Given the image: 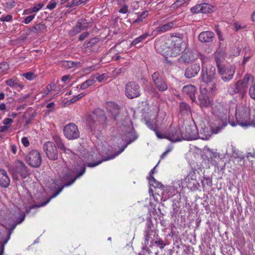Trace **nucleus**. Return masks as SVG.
<instances>
[{
    "label": "nucleus",
    "instance_id": "61",
    "mask_svg": "<svg viewBox=\"0 0 255 255\" xmlns=\"http://www.w3.org/2000/svg\"><path fill=\"white\" fill-rule=\"evenodd\" d=\"M25 217V215L24 213L20 214L19 217L17 218L16 220V224L21 223L24 221Z\"/></svg>",
    "mask_w": 255,
    "mask_h": 255
},
{
    "label": "nucleus",
    "instance_id": "17",
    "mask_svg": "<svg viewBox=\"0 0 255 255\" xmlns=\"http://www.w3.org/2000/svg\"><path fill=\"white\" fill-rule=\"evenodd\" d=\"M15 171L23 178H25L29 174V170L27 166L22 161L19 160L15 163Z\"/></svg>",
    "mask_w": 255,
    "mask_h": 255
},
{
    "label": "nucleus",
    "instance_id": "28",
    "mask_svg": "<svg viewBox=\"0 0 255 255\" xmlns=\"http://www.w3.org/2000/svg\"><path fill=\"white\" fill-rule=\"evenodd\" d=\"M201 85H203L202 88L210 94L214 93L217 90V84L214 81L211 83H206L201 84Z\"/></svg>",
    "mask_w": 255,
    "mask_h": 255
},
{
    "label": "nucleus",
    "instance_id": "39",
    "mask_svg": "<svg viewBox=\"0 0 255 255\" xmlns=\"http://www.w3.org/2000/svg\"><path fill=\"white\" fill-rule=\"evenodd\" d=\"M196 169L192 168L187 176V179L188 180L191 179L192 180H195L196 179Z\"/></svg>",
    "mask_w": 255,
    "mask_h": 255
},
{
    "label": "nucleus",
    "instance_id": "53",
    "mask_svg": "<svg viewBox=\"0 0 255 255\" xmlns=\"http://www.w3.org/2000/svg\"><path fill=\"white\" fill-rule=\"evenodd\" d=\"M12 16L11 15H3L0 18V20L2 22H9L12 20Z\"/></svg>",
    "mask_w": 255,
    "mask_h": 255
},
{
    "label": "nucleus",
    "instance_id": "40",
    "mask_svg": "<svg viewBox=\"0 0 255 255\" xmlns=\"http://www.w3.org/2000/svg\"><path fill=\"white\" fill-rule=\"evenodd\" d=\"M202 185L203 187H204L206 185L211 187L212 185V179L209 177H203V179L201 181Z\"/></svg>",
    "mask_w": 255,
    "mask_h": 255
},
{
    "label": "nucleus",
    "instance_id": "51",
    "mask_svg": "<svg viewBox=\"0 0 255 255\" xmlns=\"http://www.w3.org/2000/svg\"><path fill=\"white\" fill-rule=\"evenodd\" d=\"M57 4V3L54 0H51L49 3L46 6V8L52 10L54 9L56 5Z\"/></svg>",
    "mask_w": 255,
    "mask_h": 255
},
{
    "label": "nucleus",
    "instance_id": "9",
    "mask_svg": "<svg viewBox=\"0 0 255 255\" xmlns=\"http://www.w3.org/2000/svg\"><path fill=\"white\" fill-rule=\"evenodd\" d=\"M43 149L49 159L55 160L58 159V152L55 144L50 141L44 143Z\"/></svg>",
    "mask_w": 255,
    "mask_h": 255
},
{
    "label": "nucleus",
    "instance_id": "46",
    "mask_svg": "<svg viewBox=\"0 0 255 255\" xmlns=\"http://www.w3.org/2000/svg\"><path fill=\"white\" fill-rule=\"evenodd\" d=\"M128 132V137L129 138V140L130 138H134L133 133L134 132V135L136 136V139L137 138V135L136 134V133L135 132V130L133 128H129V130L127 131Z\"/></svg>",
    "mask_w": 255,
    "mask_h": 255
},
{
    "label": "nucleus",
    "instance_id": "7",
    "mask_svg": "<svg viewBox=\"0 0 255 255\" xmlns=\"http://www.w3.org/2000/svg\"><path fill=\"white\" fill-rule=\"evenodd\" d=\"M164 138L173 142L180 141L184 140V132L178 127L171 128L169 132L164 135Z\"/></svg>",
    "mask_w": 255,
    "mask_h": 255
},
{
    "label": "nucleus",
    "instance_id": "52",
    "mask_svg": "<svg viewBox=\"0 0 255 255\" xmlns=\"http://www.w3.org/2000/svg\"><path fill=\"white\" fill-rule=\"evenodd\" d=\"M23 76L29 80H32L35 78L34 74L32 72L24 73L23 74Z\"/></svg>",
    "mask_w": 255,
    "mask_h": 255
},
{
    "label": "nucleus",
    "instance_id": "47",
    "mask_svg": "<svg viewBox=\"0 0 255 255\" xmlns=\"http://www.w3.org/2000/svg\"><path fill=\"white\" fill-rule=\"evenodd\" d=\"M62 64L67 68H71L74 67L76 65V63L72 61H64Z\"/></svg>",
    "mask_w": 255,
    "mask_h": 255
},
{
    "label": "nucleus",
    "instance_id": "45",
    "mask_svg": "<svg viewBox=\"0 0 255 255\" xmlns=\"http://www.w3.org/2000/svg\"><path fill=\"white\" fill-rule=\"evenodd\" d=\"M10 235L11 233H9L8 239L4 240L3 241V243L0 242V255H3L4 249V245L7 243V242L10 239Z\"/></svg>",
    "mask_w": 255,
    "mask_h": 255
},
{
    "label": "nucleus",
    "instance_id": "60",
    "mask_svg": "<svg viewBox=\"0 0 255 255\" xmlns=\"http://www.w3.org/2000/svg\"><path fill=\"white\" fill-rule=\"evenodd\" d=\"M208 151L210 152V156L211 158H217L219 157V155L218 153L212 151V150L208 148Z\"/></svg>",
    "mask_w": 255,
    "mask_h": 255
},
{
    "label": "nucleus",
    "instance_id": "20",
    "mask_svg": "<svg viewBox=\"0 0 255 255\" xmlns=\"http://www.w3.org/2000/svg\"><path fill=\"white\" fill-rule=\"evenodd\" d=\"M107 109L114 120H116L119 118L120 110L118 105L113 102H109L107 104Z\"/></svg>",
    "mask_w": 255,
    "mask_h": 255
},
{
    "label": "nucleus",
    "instance_id": "23",
    "mask_svg": "<svg viewBox=\"0 0 255 255\" xmlns=\"http://www.w3.org/2000/svg\"><path fill=\"white\" fill-rule=\"evenodd\" d=\"M182 40L180 39H177L175 41L174 46L170 50V55L171 57H176L179 55L183 51L184 47H182Z\"/></svg>",
    "mask_w": 255,
    "mask_h": 255
},
{
    "label": "nucleus",
    "instance_id": "5",
    "mask_svg": "<svg viewBox=\"0 0 255 255\" xmlns=\"http://www.w3.org/2000/svg\"><path fill=\"white\" fill-rule=\"evenodd\" d=\"M125 94L129 99H133L139 97L140 95L139 86L135 82H128L125 87Z\"/></svg>",
    "mask_w": 255,
    "mask_h": 255
},
{
    "label": "nucleus",
    "instance_id": "6",
    "mask_svg": "<svg viewBox=\"0 0 255 255\" xmlns=\"http://www.w3.org/2000/svg\"><path fill=\"white\" fill-rule=\"evenodd\" d=\"M152 81L155 87L160 92H164L167 90L168 85L166 80L160 73L155 72L151 75Z\"/></svg>",
    "mask_w": 255,
    "mask_h": 255
},
{
    "label": "nucleus",
    "instance_id": "48",
    "mask_svg": "<svg viewBox=\"0 0 255 255\" xmlns=\"http://www.w3.org/2000/svg\"><path fill=\"white\" fill-rule=\"evenodd\" d=\"M150 186H153L155 188H163V185L155 179V181H152L151 183L149 182Z\"/></svg>",
    "mask_w": 255,
    "mask_h": 255
},
{
    "label": "nucleus",
    "instance_id": "37",
    "mask_svg": "<svg viewBox=\"0 0 255 255\" xmlns=\"http://www.w3.org/2000/svg\"><path fill=\"white\" fill-rule=\"evenodd\" d=\"M222 125H219L214 128H212V132L213 133L217 134L224 127L228 125L227 121H221Z\"/></svg>",
    "mask_w": 255,
    "mask_h": 255
},
{
    "label": "nucleus",
    "instance_id": "14",
    "mask_svg": "<svg viewBox=\"0 0 255 255\" xmlns=\"http://www.w3.org/2000/svg\"><path fill=\"white\" fill-rule=\"evenodd\" d=\"M218 73L221 76V79L224 82H229L233 79L235 73V69L234 67L230 66L226 68L224 67L219 68Z\"/></svg>",
    "mask_w": 255,
    "mask_h": 255
},
{
    "label": "nucleus",
    "instance_id": "57",
    "mask_svg": "<svg viewBox=\"0 0 255 255\" xmlns=\"http://www.w3.org/2000/svg\"><path fill=\"white\" fill-rule=\"evenodd\" d=\"M35 15H30L26 17L23 21V22L25 24L30 23L34 18Z\"/></svg>",
    "mask_w": 255,
    "mask_h": 255
},
{
    "label": "nucleus",
    "instance_id": "22",
    "mask_svg": "<svg viewBox=\"0 0 255 255\" xmlns=\"http://www.w3.org/2000/svg\"><path fill=\"white\" fill-rule=\"evenodd\" d=\"M196 92V87L192 85H186L182 88L183 94L188 96L193 102H196L195 93Z\"/></svg>",
    "mask_w": 255,
    "mask_h": 255
},
{
    "label": "nucleus",
    "instance_id": "55",
    "mask_svg": "<svg viewBox=\"0 0 255 255\" xmlns=\"http://www.w3.org/2000/svg\"><path fill=\"white\" fill-rule=\"evenodd\" d=\"M8 68V65L6 63H0V73H3Z\"/></svg>",
    "mask_w": 255,
    "mask_h": 255
},
{
    "label": "nucleus",
    "instance_id": "41",
    "mask_svg": "<svg viewBox=\"0 0 255 255\" xmlns=\"http://www.w3.org/2000/svg\"><path fill=\"white\" fill-rule=\"evenodd\" d=\"M5 84L12 88L15 87L18 85L17 80L16 79H10L5 81Z\"/></svg>",
    "mask_w": 255,
    "mask_h": 255
},
{
    "label": "nucleus",
    "instance_id": "64",
    "mask_svg": "<svg viewBox=\"0 0 255 255\" xmlns=\"http://www.w3.org/2000/svg\"><path fill=\"white\" fill-rule=\"evenodd\" d=\"M55 85L54 83H51V84L47 85L46 87V89L48 92L52 91L55 90Z\"/></svg>",
    "mask_w": 255,
    "mask_h": 255
},
{
    "label": "nucleus",
    "instance_id": "24",
    "mask_svg": "<svg viewBox=\"0 0 255 255\" xmlns=\"http://www.w3.org/2000/svg\"><path fill=\"white\" fill-rule=\"evenodd\" d=\"M10 178L5 170L0 169V187L7 188L10 184Z\"/></svg>",
    "mask_w": 255,
    "mask_h": 255
},
{
    "label": "nucleus",
    "instance_id": "30",
    "mask_svg": "<svg viewBox=\"0 0 255 255\" xmlns=\"http://www.w3.org/2000/svg\"><path fill=\"white\" fill-rule=\"evenodd\" d=\"M174 26L173 22H169L156 28V31L160 33H164L170 30Z\"/></svg>",
    "mask_w": 255,
    "mask_h": 255
},
{
    "label": "nucleus",
    "instance_id": "29",
    "mask_svg": "<svg viewBox=\"0 0 255 255\" xmlns=\"http://www.w3.org/2000/svg\"><path fill=\"white\" fill-rule=\"evenodd\" d=\"M180 113L183 115H188L191 113L190 106L185 102H182L179 105Z\"/></svg>",
    "mask_w": 255,
    "mask_h": 255
},
{
    "label": "nucleus",
    "instance_id": "36",
    "mask_svg": "<svg viewBox=\"0 0 255 255\" xmlns=\"http://www.w3.org/2000/svg\"><path fill=\"white\" fill-rule=\"evenodd\" d=\"M148 35H149V33H147V32L141 35L139 37L135 38L132 41V42L131 43L130 45H135L137 44V43H138L142 41L143 40H144Z\"/></svg>",
    "mask_w": 255,
    "mask_h": 255
},
{
    "label": "nucleus",
    "instance_id": "13",
    "mask_svg": "<svg viewBox=\"0 0 255 255\" xmlns=\"http://www.w3.org/2000/svg\"><path fill=\"white\" fill-rule=\"evenodd\" d=\"M133 133H134V132ZM134 133H133V135L134 136V138H130L129 141H128L124 146H122L121 147V148L119 151H118L117 152H116L114 154H112L110 156H108L106 157V158H105L104 159L100 160H99L97 162H95L94 163L88 162L87 164V166L89 167H95V166L98 165L99 164H101L103 161H107V160H109L110 159H114L116 156H118V155L121 154L123 151H124V150L125 149V148L127 147V146L129 144L131 143L132 142H133V141L136 140V136L134 135Z\"/></svg>",
    "mask_w": 255,
    "mask_h": 255
},
{
    "label": "nucleus",
    "instance_id": "16",
    "mask_svg": "<svg viewBox=\"0 0 255 255\" xmlns=\"http://www.w3.org/2000/svg\"><path fill=\"white\" fill-rule=\"evenodd\" d=\"M203 86V85H201L200 94L198 97L199 105L201 107H208L210 105V101L209 99L210 94L202 88Z\"/></svg>",
    "mask_w": 255,
    "mask_h": 255
},
{
    "label": "nucleus",
    "instance_id": "54",
    "mask_svg": "<svg viewBox=\"0 0 255 255\" xmlns=\"http://www.w3.org/2000/svg\"><path fill=\"white\" fill-rule=\"evenodd\" d=\"M187 0H177L172 5L173 8L179 7L183 4Z\"/></svg>",
    "mask_w": 255,
    "mask_h": 255
},
{
    "label": "nucleus",
    "instance_id": "12",
    "mask_svg": "<svg viewBox=\"0 0 255 255\" xmlns=\"http://www.w3.org/2000/svg\"><path fill=\"white\" fill-rule=\"evenodd\" d=\"M213 113L221 121H227L228 115L230 113L227 105L219 104L213 108Z\"/></svg>",
    "mask_w": 255,
    "mask_h": 255
},
{
    "label": "nucleus",
    "instance_id": "32",
    "mask_svg": "<svg viewBox=\"0 0 255 255\" xmlns=\"http://www.w3.org/2000/svg\"><path fill=\"white\" fill-rule=\"evenodd\" d=\"M152 233L153 230L151 229V228L149 226H148L144 233V246L142 247L143 250L146 249V246L148 244V242L149 241V237L152 235Z\"/></svg>",
    "mask_w": 255,
    "mask_h": 255
},
{
    "label": "nucleus",
    "instance_id": "44",
    "mask_svg": "<svg viewBox=\"0 0 255 255\" xmlns=\"http://www.w3.org/2000/svg\"><path fill=\"white\" fill-rule=\"evenodd\" d=\"M191 12L193 14L201 13V4H196L190 8Z\"/></svg>",
    "mask_w": 255,
    "mask_h": 255
},
{
    "label": "nucleus",
    "instance_id": "1",
    "mask_svg": "<svg viewBox=\"0 0 255 255\" xmlns=\"http://www.w3.org/2000/svg\"><path fill=\"white\" fill-rule=\"evenodd\" d=\"M86 171V167L84 165L79 166L78 167H75L73 169H68L66 172L62 176V182L58 179L53 180V186L50 188L54 192L53 195L45 202L39 204L32 205L26 212L28 213L32 209L43 207L48 204L50 200L56 197L63 189L65 187L69 186L72 184L77 178H80Z\"/></svg>",
    "mask_w": 255,
    "mask_h": 255
},
{
    "label": "nucleus",
    "instance_id": "18",
    "mask_svg": "<svg viewBox=\"0 0 255 255\" xmlns=\"http://www.w3.org/2000/svg\"><path fill=\"white\" fill-rule=\"evenodd\" d=\"M200 70L199 64L194 63L189 66L185 70L184 75L188 79L195 77Z\"/></svg>",
    "mask_w": 255,
    "mask_h": 255
},
{
    "label": "nucleus",
    "instance_id": "63",
    "mask_svg": "<svg viewBox=\"0 0 255 255\" xmlns=\"http://www.w3.org/2000/svg\"><path fill=\"white\" fill-rule=\"evenodd\" d=\"M199 58L201 60L203 65L205 64L208 60V57L203 54H200Z\"/></svg>",
    "mask_w": 255,
    "mask_h": 255
},
{
    "label": "nucleus",
    "instance_id": "25",
    "mask_svg": "<svg viewBox=\"0 0 255 255\" xmlns=\"http://www.w3.org/2000/svg\"><path fill=\"white\" fill-rule=\"evenodd\" d=\"M196 57L194 54L190 51L189 50L185 51L182 54V55L179 58L180 62L184 63H189L192 61H194Z\"/></svg>",
    "mask_w": 255,
    "mask_h": 255
},
{
    "label": "nucleus",
    "instance_id": "10",
    "mask_svg": "<svg viewBox=\"0 0 255 255\" xmlns=\"http://www.w3.org/2000/svg\"><path fill=\"white\" fill-rule=\"evenodd\" d=\"M65 136L68 139H75L80 136L78 127L73 123L66 125L63 129Z\"/></svg>",
    "mask_w": 255,
    "mask_h": 255
},
{
    "label": "nucleus",
    "instance_id": "27",
    "mask_svg": "<svg viewBox=\"0 0 255 255\" xmlns=\"http://www.w3.org/2000/svg\"><path fill=\"white\" fill-rule=\"evenodd\" d=\"M214 58L218 69L219 68L223 67L222 63L224 60L223 52L221 51L216 52L214 55Z\"/></svg>",
    "mask_w": 255,
    "mask_h": 255
},
{
    "label": "nucleus",
    "instance_id": "56",
    "mask_svg": "<svg viewBox=\"0 0 255 255\" xmlns=\"http://www.w3.org/2000/svg\"><path fill=\"white\" fill-rule=\"evenodd\" d=\"M81 31V29H79L76 25L70 31L69 33L71 35H75Z\"/></svg>",
    "mask_w": 255,
    "mask_h": 255
},
{
    "label": "nucleus",
    "instance_id": "3",
    "mask_svg": "<svg viewBox=\"0 0 255 255\" xmlns=\"http://www.w3.org/2000/svg\"><path fill=\"white\" fill-rule=\"evenodd\" d=\"M87 122V126L91 131H99L106 127L107 117L102 110L97 109L88 117Z\"/></svg>",
    "mask_w": 255,
    "mask_h": 255
},
{
    "label": "nucleus",
    "instance_id": "34",
    "mask_svg": "<svg viewBox=\"0 0 255 255\" xmlns=\"http://www.w3.org/2000/svg\"><path fill=\"white\" fill-rule=\"evenodd\" d=\"M45 28L46 26L45 24L41 23H39L36 24L34 26L32 27L31 28V31L35 33H38L42 31L45 29Z\"/></svg>",
    "mask_w": 255,
    "mask_h": 255
},
{
    "label": "nucleus",
    "instance_id": "50",
    "mask_svg": "<svg viewBox=\"0 0 255 255\" xmlns=\"http://www.w3.org/2000/svg\"><path fill=\"white\" fill-rule=\"evenodd\" d=\"M157 166V164L151 170V171L149 172V176L147 177V179L148 180V182H150L151 183L152 181H155V179L153 177V174L154 172L155 169L156 167Z\"/></svg>",
    "mask_w": 255,
    "mask_h": 255
},
{
    "label": "nucleus",
    "instance_id": "21",
    "mask_svg": "<svg viewBox=\"0 0 255 255\" xmlns=\"http://www.w3.org/2000/svg\"><path fill=\"white\" fill-rule=\"evenodd\" d=\"M214 38V33L210 31H203L198 35V39L202 43L212 42Z\"/></svg>",
    "mask_w": 255,
    "mask_h": 255
},
{
    "label": "nucleus",
    "instance_id": "35",
    "mask_svg": "<svg viewBox=\"0 0 255 255\" xmlns=\"http://www.w3.org/2000/svg\"><path fill=\"white\" fill-rule=\"evenodd\" d=\"M201 4V13H209L212 10V6L208 3H203Z\"/></svg>",
    "mask_w": 255,
    "mask_h": 255
},
{
    "label": "nucleus",
    "instance_id": "58",
    "mask_svg": "<svg viewBox=\"0 0 255 255\" xmlns=\"http://www.w3.org/2000/svg\"><path fill=\"white\" fill-rule=\"evenodd\" d=\"M148 93L151 95L152 96L157 97L159 96L158 93L157 92L156 90L153 88H151V89L148 91Z\"/></svg>",
    "mask_w": 255,
    "mask_h": 255
},
{
    "label": "nucleus",
    "instance_id": "4",
    "mask_svg": "<svg viewBox=\"0 0 255 255\" xmlns=\"http://www.w3.org/2000/svg\"><path fill=\"white\" fill-rule=\"evenodd\" d=\"M255 79L253 76L250 74H247L242 80L238 81L234 87L231 91H229L230 93L233 95L237 93L244 94L248 88L250 83H254Z\"/></svg>",
    "mask_w": 255,
    "mask_h": 255
},
{
    "label": "nucleus",
    "instance_id": "2",
    "mask_svg": "<svg viewBox=\"0 0 255 255\" xmlns=\"http://www.w3.org/2000/svg\"><path fill=\"white\" fill-rule=\"evenodd\" d=\"M236 118L237 124L241 127H255V105L251 109L243 105L237 106Z\"/></svg>",
    "mask_w": 255,
    "mask_h": 255
},
{
    "label": "nucleus",
    "instance_id": "31",
    "mask_svg": "<svg viewBox=\"0 0 255 255\" xmlns=\"http://www.w3.org/2000/svg\"><path fill=\"white\" fill-rule=\"evenodd\" d=\"M203 134L202 132L200 133V135H199V138L203 140L209 139L211 137L212 133H213L212 129H209L208 128L203 129Z\"/></svg>",
    "mask_w": 255,
    "mask_h": 255
},
{
    "label": "nucleus",
    "instance_id": "15",
    "mask_svg": "<svg viewBox=\"0 0 255 255\" xmlns=\"http://www.w3.org/2000/svg\"><path fill=\"white\" fill-rule=\"evenodd\" d=\"M197 127L195 126H188L186 128V132H184V140H191L199 138Z\"/></svg>",
    "mask_w": 255,
    "mask_h": 255
},
{
    "label": "nucleus",
    "instance_id": "11",
    "mask_svg": "<svg viewBox=\"0 0 255 255\" xmlns=\"http://www.w3.org/2000/svg\"><path fill=\"white\" fill-rule=\"evenodd\" d=\"M203 84L211 83L216 78V68L214 66L203 67L201 74Z\"/></svg>",
    "mask_w": 255,
    "mask_h": 255
},
{
    "label": "nucleus",
    "instance_id": "33",
    "mask_svg": "<svg viewBox=\"0 0 255 255\" xmlns=\"http://www.w3.org/2000/svg\"><path fill=\"white\" fill-rule=\"evenodd\" d=\"M95 82V77H91V78L83 82L80 85L81 90H85L92 85Z\"/></svg>",
    "mask_w": 255,
    "mask_h": 255
},
{
    "label": "nucleus",
    "instance_id": "49",
    "mask_svg": "<svg viewBox=\"0 0 255 255\" xmlns=\"http://www.w3.org/2000/svg\"><path fill=\"white\" fill-rule=\"evenodd\" d=\"M86 94V93L83 92L81 93L78 95L74 96L71 100H70V103H73L76 102V101L78 100L79 99L82 98L83 97H84Z\"/></svg>",
    "mask_w": 255,
    "mask_h": 255
},
{
    "label": "nucleus",
    "instance_id": "8",
    "mask_svg": "<svg viewBox=\"0 0 255 255\" xmlns=\"http://www.w3.org/2000/svg\"><path fill=\"white\" fill-rule=\"evenodd\" d=\"M25 160L29 165L33 167H38L41 164L40 153L36 150L30 151L25 157Z\"/></svg>",
    "mask_w": 255,
    "mask_h": 255
},
{
    "label": "nucleus",
    "instance_id": "43",
    "mask_svg": "<svg viewBox=\"0 0 255 255\" xmlns=\"http://www.w3.org/2000/svg\"><path fill=\"white\" fill-rule=\"evenodd\" d=\"M93 77H95V79H96L100 82H103L106 81L108 78V76L106 74H103L100 76L98 75L97 74L95 76H94Z\"/></svg>",
    "mask_w": 255,
    "mask_h": 255
},
{
    "label": "nucleus",
    "instance_id": "42",
    "mask_svg": "<svg viewBox=\"0 0 255 255\" xmlns=\"http://www.w3.org/2000/svg\"><path fill=\"white\" fill-rule=\"evenodd\" d=\"M249 95L252 99L255 100V82L250 87Z\"/></svg>",
    "mask_w": 255,
    "mask_h": 255
},
{
    "label": "nucleus",
    "instance_id": "59",
    "mask_svg": "<svg viewBox=\"0 0 255 255\" xmlns=\"http://www.w3.org/2000/svg\"><path fill=\"white\" fill-rule=\"evenodd\" d=\"M21 142L25 147H28L29 145V141L27 137H22Z\"/></svg>",
    "mask_w": 255,
    "mask_h": 255
},
{
    "label": "nucleus",
    "instance_id": "26",
    "mask_svg": "<svg viewBox=\"0 0 255 255\" xmlns=\"http://www.w3.org/2000/svg\"><path fill=\"white\" fill-rule=\"evenodd\" d=\"M137 15V17L132 22V25H134L136 23H144V19L148 16V11L144 10L141 12H138L136 13Z\"/></svg>",
    "mask_w": 255,
    "mask_h": 255
},
{
    "label": "nucleus",
    "instance_id": "62",
    "mask_svg": "<svg viewBox=\"0 0 255 255\" xmlns=\"http://www.w3.org/2000/svg\"><path fill=\"white\" fill-rule=\"evenodd\" d=\"M98 42V40L97 38H93L91 39L88 44V47H92L93 46L95 45Z\"/></svg>",
    "mask_w": 255,
    "mask_h": 255
},
{
    "label": "nucleus",
    "instance_id": "19",
    "mask_svg": "<svg viewBox=\"0 0 255 255\" xmlns=\"http://www.w3.org/2000/svg\"><path fill=\"white\" fill-rule=\"evenodd\" d=\"M53 138L57 148L61 150L62 152L68 155H70L72 153L71 150L66 147L63 140L60 136L54 135L53 136Z\"/></svg>",
    "mask_w": 255,
    "mask_h": 255
},
{
    "label": "nucleus",
    "instance_id": "38",
    "mask_svg": "<svg viewBox=\"0 0 255 255\" xmlns=\"http://www.w3.org/2000/svg\"><path fill=\"white\" fill-rule=\"evenodd\" d=\"M48 0H43V2L35 4L34 6L31 8V12H36L38 11L44 5Z\"/></svg>",
    "mask_w": 255,
    "mask_h": 255
}]
</instances>
